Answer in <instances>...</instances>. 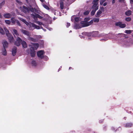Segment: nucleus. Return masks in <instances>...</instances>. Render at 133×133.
<instances>
[{
	"instance_id": "nucleus-1",
	"label": "nucleus",
	"mask_w": 133,
	"mask_h": 133,
	"mask_svg": "<svg viewBox=\"0 0 133 133\" xmlns=\"http://www.w3.org/2000/svg\"><path fill=\"white\" fill-rule=\"evenodd\" d=\"M29 46H31L30 52V55L32 57H34L35 56L36 54L35 50L37 49L38 48L39 46V44H38L32 43L31 45H29Z\"/></svg>"
},
{
	"instance_id": "nucleus-2",
	"label": "nucleus",
	"mask_w": 133,
	"mask_h": 133,
	"mask_svg": "<svg viewBox=\"0 0 133 133\" xmlns=\"http://www.w3.org/2000/svg\"><path fill=\"white\" fill-rule=\"evenodd\" d=\"M92 36L93 37H100L103 36L104 37V38L101 39L102 41H106L108 39H111V38L109 37L108 35L107 34L104 35L103 34H101L100 35H99L98 33L97 32H94L92 33Z\"/></svg>"
},
{
	"instance_id": "nucleus-3",
	"label": "nucleus",
	"mask_w": 133,
	"mask_h": 133,
	"mask_svg": "<svg viewBox=\"0 0 133 133\" xmlns=\"http://www.w3.org/2000/svg\"><path fill=\"white\" fill-rule=\"evenodd\" d=\"M19 19L25 23L29 27H32L37 29H40V28L39 26L33 23H29L24 19L21 18H19Z\"/></svg>"
},
{
	"instance_id": "nucleus-4",
	"label": "nucleus",
	"mask_w": 133,
	"mask_h": 133,
	"mask_svg": "<svg viewBox=\"0 0 133 133\" xmlns=\"http://www.w3.org/2000/svg\"><path fill=\"white\" fill-rule=\"evenodd\" d=\"M4 29L9 42L11 43H13L14 41V39L13 36L10 34L8 30L5 27H4Z\"/></svg>"
},
{
	"instance_id": "nucleus-5",
	"label": "nucleus",
	"mask_w": 133,
	"mask_h": 133,
	"mask_svg": "<svg viewBox=\"0 0 133 133\" xmlns=\"http://www.w3.org/2000/svg\"><path fill=\"white\" fill-rule=\"evenodd\" d=\"M99 21V19L98 18H94L92 20H91L88 23L86 22H82V23L83 24L82 25V27L85 26H88L91 25L93 23V22L95 23H98Z\"/></svg>"
},
{
	"instance_id": "nucleus-6",
	"label": "nucleus",
	"mask_w": 133,
	"mask_h": 133,
	"mask_svg": "<svg viewBox=\"0 0 133 133\" xmlns=\"http://www.w3.org/2000/svg\"><path fill=\"white\" fill-rule=\"evenodd\" d=\"M98 0H94L93 1V5L92 7L93 9L96 10L98 9V6H97V2Z\"/></svg>"
},
{
	"instance_id": "nucleus-7",
	"label": "nucleus",
	"mask_w": 133,
	"mask_h": 133,
	"mask_svg": "<svg viewBox=\"0 0 133 133\" xmlns=\"http://www.w3.org/2000/svg\"><path fill=\"white\" fill-rule=\"evenodd\" d=\"M22 40L21 39L18 37H16V41L15 42V44L17 46H19L20 45L21 43H22Z\"/></svg>"
},
{
	"instance_id": "nucleus-8",
	"label": "nucleus",
	"mask_w": 133,
	"mask_h": 133,
	"mask_svg": "<svg viewBox=\"0 0 133 133\" xmlns=\"http://www.w3.org/2000/svg\"><path fill=\"white\" fill-rule=\"evenodd\" d=\"M44 54V51L42 50L40 51L37 52L38 56L41 58H42L43 57Z\"/></svg>"
},
{
	"instance_id": "nucleus-9",
	"label": "nucleus",
	"mask_w": 133,
	"mask_h": 133,
	"mask_svg": "<svg viewBox=\"0 0 133 133\" xmlns=\"http://www.w3.org/2000/svg\"><path fill=\"white\" fill-rule=\"evenodd\" d=\"M83 22L81 21V22L80 23H76L75 24V26H74V28L76 29H79L80 28H81L82 27H85V26H82V25H83L82 23V22Z\"/></svg>"
},
{
	"instance_id": "nucleus-10",
	"label": "nucleus",
	"mask_w": 133,
	"mask_h": 133,
	"mask_svg": "<svg viewBox=\"0 0 133 133\" xmlns=\"http://www.w3.org/2000/svg\"><path fill=\"white\" fill-rule=\"evenodd\" d=\"M21 32L24 35H25L28 36H31V34L30 33L26 30H23L22 29L20 30Z\"/></svg>"
},
{
	"instance_id": "nucleus-11",
	"label": "nucleus",
	"mask_w": 133,
	"mask_h": 133,
	"mask_svg": "<svg viewBox=\"0 0 133 133\" xmlns=\"http://www.w3.org/2000/svg\"><path fill=\"white\" fill-rule=\"evenodd\" d=\"M11 22H12V23L13 24H15L16 22L17 24L19 25V26H21L19 22V21L15 19L14 18H12L11 19Z\"/></svg>"
},
{
	"instance_id": "nucleus-12",
	"label": "nucleus",
	"mask_w": 133,
	"mask_h": 133,
	"mask_svg": "<svg viewBox=\"0 0 133 133\" xmlns=\"http://www.w3.org/2000/svg\"><path fill=\"white\" fill-rule=\"evenodd\" d=\"M116 25L117 26H119L121 28H125L126 26V25L122 24L121 22H117L116 23Z\"/></svg>"
},
{
	"instance_id": "nucleus-13",
	"label": "nucleus",
	"mask_w": 133,
	"mask_h": 133,
	"mask_svg": "<svg viewBox=\"0 0 133 133\" xmlns=\"http://www.w3.org/2000/svg\"><path fill=\"white\" fill-rule=\"evenodd\" d=\"M13 34L14 35V37L15 38H16L17 37H18L19 36V34L17 30L15 29H13Z\"/></svg>"
},
{
	"instance_id": "nucleus-14",
	"label": "nucleus",
	"mask_w": 133,
	"mask_h": 133,
	"mask_svg": "<svg viewBox=\"0 0 133 133\" xmlns=\"http://www.w3.org/2000/svg\"><path fill=\"white\" fill-rule=\"evenodd\" d=\"M2 44L4 48L5 49L8 47V43L7 41L5 40L3 41L2 42Z\"/></svg>"
},
{
	"instance_id": "nucleus-15",
	"label": "nucleus",
	"mask_w": 133,
	"mask_h": 133,
	"mask_svg": "<svg viewBox=\"0 0 133 133\" xmlns=\"http://www.w3.org/2000/svg\"><path fill=\"white\" fill-rule=\"evenodd\" d=\"M3 16L6 18H9L11 17L12 15L10 13H7L4 14Z\"/></svg>"
},
{
	"instance_id": "nucleus-16",
	"label": "nucleus",
	"mask_w": 133,
	"mask_h": 133,
	"mask_svg": "<svg viewBox=\"0 0 133 133\" xmlns=\"http://www.w3.org/2000/svg\"><path fill=\"white\" fill-rule=\"evenodd\" d=\"M75 19V22H78L79 21V19L78 18V17H75V16H72L71 17V21H73Z\"/></svg>"
},
{
	"instance_id": "nucleus-17",
	"label": "nucleus",
	"mask_w": 133,
	"mask_h": 133,
	"mask_svg": "<svg viewBox=\"0 0 133 133\" xmlns=\"http://www.w3.org/2000/svg\"><path fill=\"white\" fill-rule=\"evenodd\" d=\"M17 48L15 47H14L12 49V54L13 56H15L16 53V52Z\"/></svg>"
},
{
	"instance_id": "nucleus-18",
	"label": "nucleus",
	"mask_w": 133,
	"mask_h": 133,
	"mask_svg": "<svg viewBox=\"0 0 133 133\" xmlns=\"http://www.w3.org/2000/svg\"><path fill=\"white\" fill-rule=\"evenodd\" d=\"M102 13V11L100 10H99L95 15V16L97 17H99L101 16V15Z\"/></svg>"
},
{
	"instance_id": "nucleus-19",
	"label": "nucleus",
	"mask_w": 133,
	"mask_h": 133,
	"mask_svg": "<svg viewBox=\"0 0 133 133\" xmlns=\"http://www.w3.org/2000/svg\"><path fill=\"white\" fill-rule=\"evenodd\" d=\"M21 44L22 45V47L24 48H26L27 46V45L26 42L24 41H22Z\"/></svg>"
},
{
	"instance_id": "nucleus-20",
	"label": "nucleus",
	"mask_w": 133,
	"mask_h": 133,
	"mask_svg": "<svg viewBox=\"0 0 133 133\" xmlns=\"http://www.w3.org/2000/svg\"><path fill=\"white\" fill-rule=\"evenodd\" d=\"M2 54L4 55L5 56L7 54V52L5 49L4 48L2 50Z\"/></svg>"
},
{
	"instance_id": "nucleus-21",
	"label": "nucleus",
	"mask_w": 133,
	"mask_h": 133,
	"mask_svg": "<svg viewBox=\"0 0 133 133\" xmlns=\"http://www.w3.org/2000/svg\"><path fill=\"white\" fill-rule=\"evenodd\" d=\"M131 11L130 10H128L125 12V15L128 16H129L131 14Z\"/></svg>"
},
{
	"instance_id": "nucleus-22",
	"label": "nucleus",
	"mask_w": 133,
	"mask_h": 133,
	"mask_svg": "<svg viewBox=\"0 0 133 133\" xmlns=\"http://www.w3.org/2000/svg\"><path fill=\"white\" fill-rule=\"evenodd\" d=\"M132 125V124L131 123H128L126 124L125 125V127H131Z\"/></svg>"
},
{
	"instance_id": "nucleus-23",
	"label": "nucleus",
	"mask_w": 133,
	"mask_h": 133,
	"mask_svg": "<svg viewBox=\"0 0 133 133\" xmlns=\"http://www.w3.org/2000/svg\"><path fill=\"white\" fill-rule=\"evenodd\" d=\"M5 21L6 24H10L11 22L10 21L7 20H5Z\"/></svg>"
},
{
	"instance_id": "nucleus-24",
	"label": "nucleus",
	"mask_w": 133,
	"mask_h": 133,
	"mask_svg": "<svg viewBox=\"0 0 133 133\" xmlns=\"http://www.w3.org/2000/svg\"><path fill=\"white\" fill-rule=\"evenodd\" d=\"M32 65L36 66L37 65V63L35 61H33L32 62Z\"/></svg>"
},
{
	"instance_id": "nucleus-25",
	"label": "nucleus",
	"mask_w": 133,
	"mask_h": 133,
	"mask_svg": "<svg viewBox=\"0 0 133 133\" xmlns=\"http://www.w3.org/2000/svg\"><path fill=\"white\" fill-rule=\"evenodd\" d=\"M96 11V10L93 9V10L91 11V15L92 16L94 15L95 13V12Z\"/></svg>"
},
{
	"instance_id": "nucleus-26",
	"label": "nucleus",
	"mask_w": 133,
	"mask_h": 133,
	"mask_svg": "<svg viewBox=\"0 0 133 133\" xmlns=\"http://www.w3.org/2000/svg\"><path fill=\"white\" fill-rule=\"evenodd\" d=\"M60 7L61 9L63 8V2H61L60 3Z\"/></svg>"
},
{
	"instance_id": "nucleus-27",
	"label": "nucleus",
	"mask_w": 133,
	"mask_h": 133,
	"mask_svg": "<svg viewBox=\"0 0 133 133\" xmlns=\"http://www.w3.org/2000/svg\"><path fill=\"white\" fill-rule=\"evenodd\" d=\"M131 32V31L130 30H126L125 31V32L127 34H130Z\"/></svg>"
},
{
	"instance_id": "nucleus-28",
	"label": "nucleus",
	"mask_w": 133,
	"mask_h": 133,
	"mask_svg": "<svg viewBox=\"0 0 133 133\" xmlns=\"http://www.w3.org/2000/svg\"><path fill=\"white\" fill-rule=\"evenodd\" d=\"M89 20H90V18H85L84 19L85 21H84V22H85L87 23H88L89 22H87V21H89Z\"/></svg>"
},
{
	"instance_id": "nucleus-29",
	"label": "nucleus",
	"mask_w": 133,
	"mask_h": 133,
	"mask_svg": "<svg viewBox=\"0 0 133 133\" xmlns=\"http://www.w3.org/2000/svg\"><path fill=\"white\" fill-rule=\"evenodd\" d=\"M4 1H3L0 4V9L1 8L2 6L4 5Z\"/></svg>"
},
{
	"instance_id": "nucleus-30",
	"label": "nucleus",
	"mask_w": 133,
	"mask_h": 133,
	"mask_svg": "<svg viewBox=\"0 0 133 133\" xmlns=\"http://www.w3.org/2000/svg\"><path fill=\"white\" fill-rule=\"evenodd\" d=\"M43 6L45 9L47 10H48L49 9V7L46 5H44Z\"/></svg>"
},
{
	"instance_id": "nucleus-31",
	"label": "nucleus",
	"mask_w": 133,
	"mask_h": 133,
	"mask_svg": "<svg viewBox=\"0 0 133 133\" xmlns=\"http://www.w3.org/2000/svg\"><path fill=\"white\" fill-rule=\"evenodd\" d=\"M36 16L37 18H38L40 19L42 18L41 16H40V15H39L38 14H36Z\"/></svg>"
},
{
	"instance_id": "nucleus-32",
	"label": "nucleus",
	"mask_w": 133,
	"mask_h": 133,
	"mask_svg": "<svg viewBox=\"0 0 133 133\" xmlns=\"http://www.w3.org/2000/svg\"><path fill=\"white\" fill-rule=\"evenodd\" d=\"M131 19L130 17H129L126 18L125 19L126 21L129 22L130 21Z\"/></svg>"
},
{
	"instance_id": "nucleus-33",
	"label": "nucleus",
	"mask_w": 133,
	"mask_h": 133,
	"mask_svg": "<svg viewBox=\"0 0 133 133\" xmlns=\"http://www.w3.org/2000/svg\"><path fill=\"white\" fill-rule=\"evenodd\" d=\"M28 39L29 40H31L32 41H34L35 40V39H34L30 37H28Z\"/></svg>"
},
{
	"instance_id": "nucleus-34",
	"label": "nucleus",
	"mask_w": 133,
	"mask_h": 133,
	"mask_svg": "<svg viewBox=\"0 0 133 133\" xmlns=\"http://www.w3.org/2000/svg\"><path fill=\"white\" fill-rule=\"evenodd\" d=\"M89 12L88 11H87L84 12V15H87L89 14Z\"/></svg>"
},
{
	"instance_id": "nucleus-35",
	"label": "nucleus",
	"mask_w": 133,
	"mask_h": 133,
	"mask_svg": "<svg viewBox=\"0 0 133 133\" xmlns=\"http://www.w3.org/2000/svg\"><path fill=\"white\" fill-rule=\"evenodd\" d=\"M105 1V0H101L100 2V4L102 5L103 3Z\"/></svg>"
},
{
	"instance_id": "nucleus-36",
	"label": "nucleus",
	"mask_w": 133,
	"mask_h": 133,
	"mask_svg": "<svg viewBox=\"0 0 133 133\" xmlns=\"http://www.w3.org/2000/svg\"><path fill=\"white\" fill-rule=\"evenodd\" d=\"M36 23L38 24L39 25H41L42 24H43H43L42 23L39 22V21H37L36 22Z\"/></svg>"
},
{
	"instance_id": "nucleus-37",
	"label": "nucleus",
	"mask_w": 133,
	"mask_h": 133,
	"mask_svg": "<svg viewBox=\"0 0 133 133\" xmlns=\"http://www.w3.org/2000/svg\"><path fill=\"white\" fill-rule=\"evenodd\" d=\"M36 37L38 38H42V37L41 35H37L36 36Z\"/></svg>"
},
{
	"instance_id": "nucleus-38",
	"label": "nucleus",
	"mask_w": 133,
	"mask_h": 133,
	"mask_svg": "<svg viewBox=\"0 0 133 133\" xmlns=\"http://www.w3.org/2000/svg\"><path fill=\"white\" fill-rule=\"evenodd\" d=\"M16 1L19 3V4L21 5L22 4V3L20 2L19 1H18V0H16Z\"/></svg>"
},
{
	"instance_id": "nucleus-39",
	"label": "nucleus",
	"mask_w": 133,
	"mask_h": 133,
	"mask_svg": "<svg viewBox=\"0 0 133 133\" xmlns=\"http://www.w3.org/2000/svg\"><path fill=\"white\" fill-rule=\"evenodd\" d=\"M66 26L67 27H68L69 26H70V24L69 23H67L66 24Z\"/></svg>"
},
{
	"instance_id": "nucleus-40",
	"label": "nucleus",
	"mask_w": 133,
	"mask_h": 133,
	"mask_svg": "<svg viewBox=\"0 0 133 133\" xmlns=\"http://www.w3.org/2000/svg\"><path fill=\"white\" fill-rule=\"evenodd\" d=\"M104 8L103 7H101V8H100V10L102 11H102H104Z\"/></svg>"
},
{
	"instance_id": "nucleus-41",
	"label": "nucleus",
	"mask_w": 133,
	"mask_h": 133,
	"mask_svg": "<svg viewBox=\"0 0 133 133\" xmlns=\"http://www.w3.org/2000/svg\"><path fill=\"white\" fill-rule=\"evenodd\" d=\"M119 0V2H120L122 3L124 2V0Z\"/></svg>"
},
{
	"instance_id": "nucleus-42",
	"label": "nucleus",
	"mask_w": 133,
	"mask_h": 133,
	"mask_svg": "<svg viewBox=\"0 0 133 133\" xmlns=\"http://www.w3.org/2000/svg\"><path fill=\"white\" fill-rule=\"evenodd\" d=\"M107 5V3H104L103 4V5L104 6H105L106 5Z\"/></svg>"
},
{
	"instance_id": "nucleus-43",
	"label": "nucleus",
	"mask_w": 133,
	"mask_h": 133,
	"mask_svg": "<svg viewBox=\"0 0 133 133\" xmlns=\"http://www.w3.org/2000/svg\"><path fill=\"white\" fill-rule=\"evenodd\" d=\"M130 3L131 4L133 3V0H130Z\"/></svg>"
},
{
	"instance_id": "nucleus-44",
	"label": "nucleus",
	"mask_w": 133,
	"mask_h": 133,
	"mask_svg": "<svg viewBox=\"0 0 133 133\" xmlns=\"http://www.w3.org/2000/svg\"><path fill=\"white\" fill-rule=\"evenodd\" d=\"M115 2V0H112V3L113 4Z\"/></svg>"
},
{
	"instance_id": "nucleus-45",
	"label": "nucleus",
	"mask_w": 133,
	"mask_h": 133,
	"mask_svg": "<svg viewBox=\"0 0 133 133\" xmlns=\"http://www.w3.org/2000/svg\"><path fill=\"white\" fill-rule=\"evenodd\" d=\"M48 29L50 31H51V30H52V29L51 28H49Z\"/></svg>"
},
{
	"instance_id": "nucleus-46",
	"label": "nucleus",
	"mask_w": 133,
	"mask_h": 133,
	"mask_svg": "<svg viewBox=\"0 0 133 133\" xmlns=\"http://www.w3.org/2000/svg\"><path fill=\"white\" fill-rule=\"evenodd\" d=\"M112 129L113 130H115L114 128L113 127L112 128Z\"/></svg>"
},
{
	"instance_id": "nucleus-47",
	"label": "nucleus",
	"mask_w": 133,
	"mask_h": 133,
	"mask_svg": "<svg viewBox=\"0 0 133 133\" xmlns=\"http://www.w3.org/2000/svg\"><path fill=\"white\" fill-rule=\"evenodd\" d=\"M2 16L1 14L0 13V18H2Z\"/></svg>"
},
{
	"instance_id": "nucleus-48",
	"label": "nucleus",
	"mask_w": 133,
	"mask_h": 133,
	"mask_svg": "<svg viewBox=\"0 0 133 133\" xmlns=\"http://www.w3.org/2000/svg\"><path fill=\"white\" fill-rule=\"evenodd\" d=\"M45 57L46 58V60H47L48 59V58L47 57Z\"/></svg>"
},
{
	"instance_id": "nucleus-49",
	"label": "nucleus",
	"mask_w": 133,
	"mask_h": 133,
	"mask_svg": "<svg viewBox=\"0 0 133 133\" xmlns=\"http://www.w3.org/2000/svg\"><path fill=\"white\" fill-rule=\"evenodd\" d=\"M41 2H44V0H40Z\"/></svg>"
},
{
	"instance_id": "nucleus-50",
	"label": "nucleus",
	"mask_w": 133,
	"mask_h": 133,
	"mask_svg": "<svg viewBox=\"0 0 133 133\" xmlns=\"http://www.w3.org/2000/svg\"><path fill=\"white\" fill-rule=\"evenodd\" d=\"M23 8L25 9L26 8V7L24 6H23Z\"/></svg>"
},
{
	"instance_id": "nucleus-51",
	"label": "nucleus",
	"mask_w": 133,
	"mask_h": 133,
	"mask_svg": "<svg viewBox=\"0 0 133 133\" xmlns=\"http://www.w3.org/2000/svg\"><path fill=\"white\" fill-rule=\"evenodd\" d=\"M0 24H2L1 22V21L0 20Z\"/></svg>"
},
{
	"instance_id": "nucleus-52",
	"label": "nucleus",
	"mask_w": 133,
	"mask_h": 133,
	"mask_svg": "<svg viewBox=\"0 0 133 133\" xmlns=\"http://www.w3.org/2000/svg\"><path fill=\"white\" fill-rule=\"evenodd\" d=\"M71 68V67L69 68V69H70Z\"/></svg>"
},
{
	"instance_id": "nucleus-53",
	"label": "nucleus",
	"mask_w": 133,
	"mask_h": 133,
	"mask_svg": "<svg viewBox=\"0 0 133 133\" xmlns=\"http://www.w3.org/2000/svg\"><path fill=\"white\" fill-rule=\"evenodd\" d=\"M70 32H71V31H70Z\"/></svg>"
}]
</instances>
